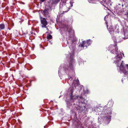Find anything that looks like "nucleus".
Listing matches in <instances>:
<instances>
[{"label":"nucleus","instance_id":"obj_4","mask_svg":"<svg viewBox=\"0 0 128 128\" xmlns=\"http://www.w3.org/2000/svg\"><path fill=\"white\" fill-rule=\"evenodd\" d=\"M40 19L41 24H42V28H48L46 27V25L48 24V22L45 18L42 17H40Z\"/></svg>","mask_w":128,"mask_h":128},{"label":"nucleus","instance_id":"obj_1","mask_svg":"<svg viewBox=\"0 0 128 128\" xmlns=\"http://www.w3.org/2000/svg\"><path fill=\"white\" fill-rule=\"evenodd\" d=\"M122 55L121 54H118L116 56H115V58L116 60H114V63L117 64V66H120V70L125 75L128 74V65L127 64V68H125L122 65L123 62L120 61L121 59L122 58Z\"/></svg>","mask_w":128,"mask_h":128},{"label":"nucleus","instance_id":"obj_22","mask_svg":"<svg viewBox=\"0 0 128 128\" xmlns=\"http://www.w3.org/2000/svg\"><path fill=\"white\" fill-rule=\"evenodd\" d=\"M52 0H49V1L48 2V3L50 4L51 3Z\"/></svg>","mask_w":128,"mask_h":128},{"label":"nucleus","instance_id":"obj_15","mask_svg":"<svg viewBox=\"0 0 128 128\" xmlns=\"http://www.w3.org/2000/svg\"><path fill=\"white\" fill-rule=\"evenodd\" d=\"M47 38L48 40H50L52 38V36L50 34H48L47 36Z\"/></svg>","mask_w":128,"mask_h":128},{"label":"nucleus","instance_id":"obj_5","mask_svg":"<svg viewBox=\"0 0 128 128\" xmlns=\"http://www.w3.org/2000/svg\"><path fill=\"white\" fill-rule=\"evenodd\" d=\"M76 37L74 36V35H70V38L68 40V41H67L68 44H69V42H70V43L72 44L74 42L76 41Z\"/></svg>","mask_w":128,"mask_h":128},{"label":"nucleus","instance_id":"obj_18","mask_svg":"<svg viewBox=\"0 0 128 128\" xmlns=\"http://www.w3.org/2000/svg\"><path fill=\"white\" fill-rule=\"evenodd\" d=\"M76 82H77V85H79V81L78 80H77L76 81Z\"/></svg>","mask_w":128,"mask_h":128},{"label":"nucleus","instance_id":"obj_3","mask_svg":"<svg viewBox=\"0 0 128 128\" xmlns=\"http://www.w3.org/2000/svg\"><path fill=\"white\" fill-rule=\"evenodd\" d=\"M70 61L69 62V66L68 67V68H66V67H65L64 68V69H65V71L66 72H68L69 70L68 69H70L72 70H73V63L74 62V60L72 58H71L70 59Z\"/></svg>","mask_w":128,"mask_h":128},{"label":"nucleus","instance_id":"obj_20","mask_svg":"<svg viewBox=\"0 0 128 128\" xmlns=\"http://www.w3.org/2000/svg\"><path fill=\"white\" fill-rule=\"evenodd\" d=\"M68 78H69V80H72V77H71V76H70V77H69V76Z\"/></svg>","mask_w":128,"mask_h":128},{"label":"nucleus","instance_id":"obj_13","mask_svg":"<svg viewBox=\"0 0 128 128\" xmlns=\"http://www.w3.org/2000/svg\"><path fill=\"white\" fill-rule=\"evenodd\" d=\"M5 28L4 25V24H0V30H4Z\"/></svg>","mask_w":128,"mask_h":128},{"label":"nucleus","instance_id":"obj_2","mask_svg":"<svg viewBox=\"0 0 128 128\" xmlns=\"http://www.w3.org/2000/svg\"><path fill=\"white\" fill-rule=\"evenodd\" d=\"M85 106L86 104L84 103H80L78 107L76 108V110L78 113H81L86 108Z\"/></svg>","mask_w":128,"mask_h":128},{"label":"nucleus","instance_id":"obj_23","mask_svg":"<svg viewBox=\"0 0 128 128\" xmlns=\"http://www.w3.org/2000/svg\"><path fill=\"white\" fill-rule=\"evenodd\" d=\"M106 24L107 25V28H108V22H106Z\"/></svg>","mask_w":128,"mask_h":128},{"label":"nucleus","instance_id":"obj_9","mask_svg":"<svg viewBox=\"0 0 128 128\" xmlns=\"http://www.w3.org/2000/svg\"><path fill=\"white\" fill-rule=\"evenodd\" d=\"M60 1V0H52V2L51 4L52 6L54 4H56Z\"/></svg>","mask_w":128,"mask_h":128},{"label":"nucleus","instance_id":"obj_14","mask_svg":"<svg viewBox=\"0 0 128 128\" xmlns=\"http://www.w3.org/2000/svg\"><path fill=\"white\" fill-rule=\"evenodd\" d=\"M80 96L82 97V98L83 99H79L78 100H79V104H80V103H82V102L84 103L83 102L84 101V99L82 97V96Z\"/></svg>","mask_w":128,"mask_h":128},{"label":"nucleus","instance_id":"obj_10","mask_svg":"<svg viewBox=\"0 0 128 128\" xmlns=\"http://www.w3.org/2000/svg\"><path fill=\"white\" fill-rule=\"evenodd\" d=\"M124 37H123V38L124 40L128 38V33L126 31H124Z\"/></svg>","mask_w":128,"mask_h":128},{"label":"nucleus","instance_id":"obj_17","mask_svg":"<svg viewBox=\"0 0 128 128\" xmlns=\"http://www.w3.org/2000/svg\"><path fill=\"white\" fill-rule=\"evenodd\" d=\"M74 87H72L71 88L70 90L71 94H72L73 92V90L74 89Z\"/></svg>","mask_w":128,"mask_h":128},{"label":"nucleus","instance_id":"obj_16","mask_svg":"<svg viewBox=\"0 0 128 128\" xmlns=\"http://www.w3.org/2000/svg\"><path fill=\"white\" fill-rule=\"evenodd\" d=\"M86 42L88 43V46L90 45V44H91L92 41L90 40H87Z\"/></svg>","mask_w":128,"mask_h":128},{"label":"nucleus","instance_id":"obj_25","mask_svg":"<svg viewBox=\"0 0 128 128\" xmlns=\"http://www.w3.org/2000/svg\"><path fill=\"white\" fill-rule=\"evenodd\" d=\"M122 6H123V5H122Z\"/></svg>","mask_w":128,"mask_h":128},{"label":"nucleus","instance_id":"obj_19","mask_svg":"<svg viewBox=\"0 0 128 128\" xmlns=\"http://www.w3.org/2000/svg\"><path fill=\"white\" fill-rule=\"evenodd\" d=\"M68 26H67L66 27V29H67V30L68 31V32H69V30H68Z\"/></svg>","mask_w":128,"mask_h":128},{"label":"nucleus","instance_id":"obj_6","mask_svg":"<svg viewBox=\"0 0 128 128\" xmlns=\"http://www.w3.org/2000/svg\"><path fill=\"white\" fill-rule=\"evenodd\" d=\"M49 10L48 8H46L44 10H43V12H42V13L44 16L49 17Z\"/></svg>","mask_w":128,"mask_h":128},{"label":"nucleus","instance_id":"obj_21","mask_svg":"<svg viewBox=\"0 0 128 128\" xmlns=\"http://www.w3.org/2000/svg\"><path fill=\"white\" fill-rule=\"evenodd\" d=\"M46 0H40V2H44V1H46Z\"/></svg>","mask_w":128,"mask_h":128},{"label":"nucleus","instance_id":"obj_12","mask_svg":"<svg viewBox=\"0 0 128 128\" xmlns=\"http://www.w3.org/2000/svg\"><path fill=\"white\" fill-rule=\"evenodd\" d=\"M109 32L110 34H113L114 32V30L113 28H108Z\"/></svg>","mask_w":128,"mask_h":128},{"label":"nucleus","instance_id":"obj_24","mask_svg":"<svg viewBox=\"0 0 128 128\" xmlns=\"http://www.w3.org/2000/svg\"><path fill=\"white\" fill-rule=\"evenodd\" d=\"M106 118H107V116H106Z\"/></svg>","mask_w":128,"mask_h":128},{"label":"nucleus","instance_id":"obj_8","mask_svg":"<svg viewBox=\"0 0 128 128\" xmlns=\"http://www.w3.org/2000/svg\"><path fill=\"white\" fill-rule=\"evenodd\" d=\"M82 42V44H80L79 45V46L81 47H87L88 46L86 41H83Z\"/></svg>","mask_w":128,"mask_h":128},{"label":"nucleus","instance_id":"obj_7","mask_svg":"<svg viewBox=\"0 0 128 128\" xmlns=\"http://www.w3.org/2000/svg\"><path fill=\"white\" fill-rule=\"evenodd\" d=\"M76 98H78V100H79V99H83L81 96H72V94H71L70 99V101H74V100Z\"/></svg>","mask_w":128,"mask_h":128},{"label":"nucleus","instance_id":"obj_11","mask_svg":"<svg viewBox=\"0 0 128 128\" xmlns=\"http://www.w3.org/2000/svg\"><path fill=\"white\" fill-rule=\"evenodd\" d=\"M117 46L116 44H115V46H114V47L115 48V52H113V50H112L111 51V52L113 54L114 53H115L116 54H117L118 52V48L116 47Z\"/></svg>","mask_w":128,"mask_h":128}]
</instances>
